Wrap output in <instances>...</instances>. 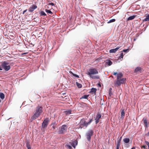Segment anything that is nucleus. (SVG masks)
<instances>
[{
    "instance_id": "nucleus-32",
    "label": "nucleus",
    "mask_w": 149,
    "mask_h": 149,
    "mask_svg": "<svg viewBox=\"0 0 149 149\" xmlns=\"http://www.w3.org/2000/svg\"><path fill=\"white\" fill-rule=\"evenodd\" d=\"M66 146H67V147L69 149H71L72 148V146H70L68 144L66 145Z\"/></svg>"
},
{
    "instance_id": "nucleus-39",
    "label": "nucleus",
    "mask_w": 149,
    "mask_h": 149,
    "mask_svg": "<svg viewBox=\"0 0 149 149\" xmlns=\"http://www.w3.org/2000/svg\"><path fill=\"white\" fill-rule=\"evenodd\" d=\"M27 9H26L23 12V13H22V14L24 15L25 13V12H26V11H27Z\"/></svg>"
},
{
    "instance_id": "nucleus-21",
    "label": "nucleus",
    "mask_w": 149,
    "mask_h": 149,
    "mask_svg": "<svg viewBox=\"0 0 149 149\" xmlns=\"http://www.w3.org/2000/svg\"><path fill=\"white\" fill-rule=\"evenodd\" d=\"M96 90L97 89L95 88H92L91 89V92L95 93L96 92Z\"/></svg>"
},
{
    "instance_id": "nucleus-26",
    "label": "nucleus",
    "mask_w": 149,
    "mask_h": 149,
    "mask_svg": "<svg viewBox=\"0 0 149 149\" xmlns=\"http://www.w3.org/2000/svg\"><path fill=\"white\" fill-rule=\"evenodd\" d=\"M45 11L48 13L52 14V12L50 10H48V9H46L45 10Z\"/></svg>"
},
{
    "instance_id": "nucleus-29",
    "label": "nucleus",
    "mask_w": 149,
    "mask_h": 149,
    "mask_svg": "<svg viewBox=\"0 0 149 149\" xmlns=\"http://www.w3.org/2000/svg\"><path fill=\"white\" fill-rule=\"evenodd\" d=\"M115 21V19H110L109 22H108V23H110L111 22H114Z\"/></svg>"
},
{
    "instance_id": "nucleus-46",
    "label": "nucleus",
    "mask_w": 149,
    "mask_h": 149,
    "mask_svg": "<svg viewBox=\"0 0 149 149\" xmlns=\"http://www.w3.org/2000/svg\"><path fill=\"white\" fill-rule=\"evenodd\" d=\"M126 147H128V145H127V144H126V146H125Z\"/></svg>"
},
{
    "instance_id": "nucleus-43",
    "label": "nucleus",
    "mask_w": 149,
    "mask_h": 149,
    "mask_svg": "<svg viewBox=\"0 0 149 149\" xmlns=\"http://www.w3.org/2000/svg\"><path fill=\"white\" fill-rule=\"evenodd\" d=\"M117 74V73L116 72H114V73H113V75H116V74Z\"/></svg>"
},
{
    "instance_id": "nucleus-41",
    "label": "nucleus",
    "mask_w": 149,
    "mask_h": 149,
    "mask_svg": "<svg viewBox=\"0 0 149 149\" xmlns=\"http://www.w3.org/2000/svg\"><path fill=\"white\" fill-rule=\"evenodd\" d=\"M146 135L147 136H149V132H148L147 134H146Z\"/></svg>"
},
{
    "instance_id": "nucleus-8",
    "label": "nucleus",
    "mask_w": 149,
    "mask_h": 149,
    "mask_svg": "<svg viewBox=\"0 0 149 149\" xmlns=\"http://www.w3.org/2000/svg\"><path fill=\"white\" fill-rule=\"evenodd\" d=\"M49 120L48 119H45L42 123V127L43 130L45 127H47L48 124Z\"/></svg>"
},
{
    "instance_id": "nucleus-27",
    "label": "nucleus",
    "mask_w": 149,
    "mask_h": 149,
    "mask_svg": "<svg viewBox=\"0 0 149 149\" xmlns=\"http://www.w3.org/2000/svg\"><path fill=\"white\" fill-rule=\"evenodd\" d=\"M120 142H117V146H116V149H119L120 146Z\"/></svg>"
},
{
    "instance_id": "nucleus-6",
    "label": "nucleus",
    "mask_w": 149,
    "mask_h": 149,
    "mask_svg": "<svg viewBox=\"0 0 149 149\" xmlns=\"http://www.w3.org/2000/svg\"><path fill=\"white\" fill-rule=\"evenodd\" d=\"M67 126L65 125H63L61 127H59L58 133L59 134H63L67 131Z\"/></svg>"
},
{
    "instance_id": "nucleus-11",
    "label": "nucleus",
    "mask_w": 149,
    "mask_h": 149,
    "mask_svg": "<svg viewBox=\"0 0 149 149\" xmlns=\"http://www.w3.org/2000/svg\"><path fill=\"white\" fill-rule=\"evenodd\" d=\"M101 117V115L100 114L98 113L97 114L96 116V117L95 119V124H97L99 122V120Z\"/></svg>"
},
{
    "instance_id": "nucleus-33",
    "label": "nucleus",
    "mask_w": 149,
    "mask_h": 149,
    "mask_svg": "<svg viewBox=\"0 0 149 149\" xmlns=\"http://www.w3.org/2000/svg\"><path fill=\"white\" fill-rule=\"evenodd\" d=\"M145 143L146 145L148 146V147L149 148V142L147 141H146Z\"/></svg>"
},
{
    "instance_id": "nucleus-24",
    "label": "nucleus",
    "mask_w": 149,
    "mask_h": 149,
    "mask_svg": "<svg viewBox=\"0 0 149 149\" xmlns=\"http://www.w3.org/2000/svg\"><path fill=\"white\" fill-rule=\"evenodd\" d=\"M76 85L78 86V87L79 88H81L82 86V85L81 84H79L77 82H76Z\"/></svg>"
},
{
    "instance_id": "nucleus-15",
    "label": "nucleus",
    "mask_w": 149,
    "mask_h": 149,
    "mask_svg": "<svg viewBox=\"0 0 149 149\" xmlns=\"http://www.w3.org/2000/svg\"><path fill=\"white\" fill-rule=\"evenodd\" d=\"M112 61H110L109 60H107L106 62V64L109 66L111 65L112 64Z\"/></svg>"
},
{
    "instance_id": "nucleus-34",
    "label": "nucleus",
    "mask_w": 149,
    "mask_h": 149,
    "mask_svg": "<svg viewBox=\"0 0 149 149\" xmlns=\"http://www.w3.org/2000/svg\"><path fill=\"white\" fill-rule=\"evenodd\" d=\"M122 137H120V138L119 139H118L117 140V142H120L121 140Z\"/></svg>"
},
{
    "instance_id": "nucleus-35",
    "label": "nucleus",
    "mask_w": 149,
    "mask_h": 149,
    "mask_svg": "<svg viewBox=\"0 0 149 149\" xmlns=\"http://www.w3.org/2000/svg\"><path fill=\"white\" fill-rule=\"evenodd\" d=\"M52 130H53L55 128V127L54 126V125L52 124Z\"/></svg>"
},
{
    "instance_id": "nucleus-31",
    "label": "nucleus",
    "mask_w": 149,
    "mask_h": 149,
    "mask_svg": "<svg viewBox=\"0 0 149 149\" xmlns=\"http://www.w3.org/2000/svg\"><path fill=\"white\" fill-rule=\"evenodd\" d=\"M72 73L73 75L75 77L77 78H79V77L78 75H77L76 74H74L72 72Z\"/></svg>"
},
{
    "instance_id": "nucleus-7",
    "label": "nucleus",
    "mask_w": 149,
    "mask_h": 149,
    "mask_svg": "<svg viewBox=\"0 0 149 149\" xmlns=\"http://www.w3.org/2000/svg\"><path fill=\"white\" fill-rule=\"evenodd\" d=\"M126 80V79L123 78L121 79H117L116 81V84L117 86H120L121 84H123Z\"/></svg>"
},
{
    "instance_id": "nucleus-48",
    "label": "nucleus",
    "mask_w": 149,
    "mask_h": 149,
    "mask_svg": "<svg viewBox=\"0 0 149 149\" xmlns=\"http://www.w3.org/2000/svg\"><path fill=\"white\" fill-rule=\"evenodd\" d=\"M109 94L110 96H111V93L110 92L109 93Z\"/></svg>"
},
{
    "instance_id": "nucleus-18",
    "label": "nucleus",
    "mask_w": 149,
    "mask_h": 149,
    "mask_svg": "<svg viewBox=\"0 0 149 149\" xmlns=\"http://www.w3.org/2000/svg\"><path fill=\"white\" fill-rule=\"evenodd\" d=\"M135 17V15H133V16H131L130 17H128L127 18V20H132V19H134V18Z\"/></svg>"
},
{
    "instance_id": "nucleus-23",
    "label": "nucleus",
    "mask_w": 149,
    "mask_h": 149,
    "mask_svg": "<svg viewBox=\"0 0 149 149\" xmlns=\"http://www.w3.org/2000/svg\"><path fill=\"white\" fill-rule=\"evenodd\" d=\"M144 21H149V15L146 16V17L144 20Z\"/></svg>"
},
{
    "instance_id": "nucleus-30",
    "label": "nucleus",
    "mask_w": 149,
    "mask_h": 149,
    "mask_svg": "<svg viewBox=\"0 0 149 149\" xmlns=\"http://www.w3.org/2000/svg\"><path fill=\"white\" fill-rule=\"evenodd\" d=\"M26 145L28 149H31V147L30 146L29 144V143H26Z\"/></svg>"
},
{
    "instance_id": "nucleus-17",
    "label": "nucleus",
    "mask_w": 149,
    "mask_h": 149,
    "mask_svg": "<svg viewBox=\"0 0 149 149\" xmlns=\"http://www.w3.org/2000/svg\"><path fill=\"white\" fill-rule=\"evenodd\" d=\"M123 76V74L121 73L118 74L117 79H120Z\"/></svg>"
},
{
    "instance_id": "nucleus-37",
    "label": "nucleus",
    "mask_w": 149,
    "mask_h": 149,
    "mask_svg": "<svg viewBox=\"0 0 149 149\" xmlns=\"http://www.w3.org/2000/svg\"><path fill=\"white\" fill-rule=\"evenodd\" d=\"M123 57L121 55H120L119 56V59H121V60H122V59L123 58Z\"/></svg>"
},
{
    "instance_id": "nucleus-44",
    "label": "nucleus",
    "mask_w": 149,
    "mask_h": 149,
    "mask_svg": "<svg viewBox=\"0 0 149 149\" xmlns=\"http://www.w3.org/2000/svg\"><path fill=\"white\" fill-rule=\"evenodd\" d=\"M3 70V69H2V67H1V66H0V70Z\"/></svg>"
},
{
    "instance_id": "nucleus-47",
    "label": "nucleus",
    "mask_w": 149,
    "mask_h": 149,
    "mask_svg": "<svg viewBox=\"0 0 149 149\" xmlns=\"http://www.w3.org/2000/svg\"><path fill=\"white\" fill-rule=\"evenodd\" d=\"M27 53H23L22 54L23 55V54H27Z\"/></svg>"
},
{
    "instance_id": "nucleus-5",
    "label": "nucleus",
    "mask_w": 149,
    "mask_h": 149,
    "mask_svg": "<svg viewBox=\"0 0 149 149\" xmlns=\"http://www.w3.org/2000/svg\"><path fill=\"white\" fill-rule=\"evenodd\" d=\"M94 131L91 129L88 130L86 133L85 136L88 141H90L91 137L93 134Z\"/></svg>"
},
{
    "instance_id": "nucleus-1",
    "label": "nucleus",
    "mask_w": 149,
    "mask_h": 149,
    "mask_svg": "<svg viewBox=\"0 0 149 149\" xmlns=\"http://www.w3.org/2000/svg\"><path fill=\"white\" fill-rule=\"evenodd\" d=\"M98 71L96 69L91 68L89 69L87 71V74L90 77L93 79H99L100 78L99 76H93V75L98 74Z\"/></svg>"
},
{
    "instance_id": "nucleus-25",
    "label": "nucleus",
    "mask_w": 149,
    "mask_h": 149,
    "mask_svg": "<svg viewBox=\"0 0 149 149\" xmlns=\"http://www.w3.org/2000/svg\"><path fill=\"white\" fill-rule=\"evenodd\" d=\"M88 97V95H84L82 97L80 98V99H87Z\"/></svg>"
},
{
    "instance_id": "nucleus-13",
    "label": "nucleus",
    "mask_w": 149,
    "mask_h": 149,
    "mask_svg": "<svg viewBox=\"0 0 149 149\" xmlns=\"http://www.w3.org/2000/svg\"><path fill=\"white\" fill-rule=\"evenodd\" d=\"M77 142L76 141H74L71 143V145L75 148V146L77 145Z\"/></svg>"
},
{
    "instance_id": "nucleus-9",
    "label": "nucleus",
    "mask_w": 149,
    "mask_h": 149,
    "mask_svg": "<svg viewBox=\"0 0 149 149\" xmlns=\"http://www.w3.org/2000/svg\"><path fill=\"white\" fill-rule=\"evenodd\" d=\"M142 121L144 124L145 127H147L149 125V123L148 122L147 118L146 117H144L142 120Z\"/></svg>"
},
{
    "instance_id": "nucleus-36",
    "label": "nucleus",
    "mask_w": 149,
    "mask_h": 149,
    "mask_svg": "<svg viewBox=\"0 0 149 149\" xmlns=\"http://www.w3.org/2000/svg\"><path fill=\"white\" fill-rule=\"evenodd\" d=\"M128 49H124L123 50V52H127L128 51Z\"/></svg>"
},
{
    "instance_id": "nucleus-4",
    "label": "nucleus",
    "mask_w": 149,
    "mask_h": 149,
    "mask_svg": "<svg viewBox=\"0 0 149 149\" xmlns=\"http://www.w3.org/2000/svg\"><path fill=\"white\" fill-rule=\"evenodd\" d=\"M93 120L92 119H91L88 122H86L85 120L84 119H82L81 120L80 123H79V128H82L83 127H87L88 125L90 124V123Z\"/></svg>"
},
{
    "instance_id": "nucleus-2",
    "label": "nucleus",
    "mask_w": 149,
    "mask_h": 149,
    "mask_svg": "<svg viewBox=\"0 0 149 149\" xmlns=\"http://www.w3.org/2000/svg\"><path fill=\"white\" fill-rule=\"evenodd\" d=\"M14 63L13 62H11L10 61H5L1 63V66L2 69L7 71L10 69V66L14 65Z\"/></svg>"
},
{
    "instance_id": "nucleus-16",
    "label": "nucleus",
    "mask_w": 149,
    "mask_h": 149,
    "mask_svg": "<svg viewBox=\"0 0 149 149\" xmlns=\"http://www.w3.org/2000/svg\"><path fill=\"white\" fill-rule=\"evenodd\" d=\"M125 114V111L124 109L121 112V117L122 119H123L124 118Z\"/></svg>"
},
{
    "instance_id": "nucleus-22",
    "label": "nucleus",
    "mask_w": 149,
    "mask_h": 149,
    "mask_svg": "<svg viewBox=\"0 0 149 149\" xmlns=\"http://www.w3.org/2000/svg\"><path fill=\"white\" fill-rule=\"evenodd\" d=\"M40 16H46V14L43 11H41L40 13Z\"/></svg>"
},
{
    "instance_id": "nucleus-10",
    "label": "nucleus",
    "mask_w": 149,
    "mask_h": 149,
    "mask_svg": "<svg viewBox=\"0 0 149 149\" xmlns=\"http://www.w3.org/2000/svg\"><path fill=\"white\" fill-rule=\"evenodd\" d=\"M37 8V6L36 5H31L29 8L28 10L30 12H32Z\"/></svg>"
},
{
    "instance_id": "nucleus-45",
    "label": "nucleus",
    "mask_w": 149,
    "mask_h": 149,
    "mask_svg": "<svg viewBox=\"0 0 149 149\" xmlns=\"http://www.w3.org/2000/svg\"><path fill=\"white\" fill-rule=\"evenodd\" d=\"M135 147L134 146H133L131 149H135Z\"/></svg>"
},
{
    "instance_id": "nucleus-20",
    "label": "nucleus",
    "mask_w": 149,
    "mask_h": 149,
    "mask_svg": "<svg viewBox=\"0 0 149 149\" xmlns=\"http://www.w3.org/2000/svg\"><path fill=\"white\" fill-rule=\"evenodd\" d=\"M141 70V68L140 67H138L136 68L135 70V72H137L139 71H140Z\"/></svg>"
},
{
    "instance_id": "nucleus-14",
    "label": "nucleus",
    "mask_w": 149,
    "mask_h": 149,
    "mask_svg": "<svg viewBox=\"0 0 149 149\" xmlns=\"http://www.w3.org/2000/svg\"><path fill=\"white\" fill-rule=\"evenodd\" d=\"M130 139L129 138H125L123 139V141L125 143H129Z\"/></svg>"
},
{
    "instance_id": "nucleus-28",
    "label": "nucleus",
    "mask_w": 149,
    "mask_h": 149,
    "mask_svg": "<svg viewBox=\"0 0 149 149\" xmlns=\"http://www.w3.org/2000/svg\"><path fill=\"white\" fill-rule=\"evenodd\" d=\"M71 111L70 110L66 111L65 112L67 115H69L71 113Z\"/></svg>"
},
{
    "instance_id": "nucleus-3",
    "label": "nucleus",
    "mask_w": 149,
    "mask_h": 149,
    "mask_svg": "<svg viewBox=\"0 0 149 149\" xmlns=\"http://www.w3.org/2000/svg\"><path fill=\"white\" fill-rule=\"evenodd\" d=\"M42 107L40 106H38L36 107L33 115L31 117V121L36 119L39 116L42 112Z\"/></svg>"
},
{
    "instance_id": "nucleus-38",
    "label": "nucleus",
    "mask_w": 149,
    "mask_h": 149,
    "mask_svg": "<svg viewBox=\"0 0 149 149\" xmlns=\"http://www.w3.org/2000/svg\"><path fill=\"white\" fill-rule=\"evenodd\" d=\"M49 4L50 5H52V6H54V4L53 3H49Z\"/></svg>"
},
{
    "instance_id": "nucleus-40",
    "label": "nucleus",
    "mask_w": 149,
    "mask_h": 149,
    "mask_svg": "<svg viewBox=\"0 0 149 149\" xmlns=\"http://www.w3.org/2000/svg\"><path fill=\"white\" fill-rule=\"evenodd\" d=\"M141 148H144V149H145L146 148V146L144 145H143V146H141Z\"/></svg>"
},
{
    "instance_id": "nucleus-42",
    "label": "nucleus",
    "mask_w": 149,
    "mask_h": 149,
    "mask_svg": "<svg viewBox=\"0 0 149 149\" xmlns=\"http://www.w3.org/2000/svg\"><path fill=\"white\" fill-rule=\"evenodd\" d=\"M120 55H121L123 57V52H121L120 54Z\"/></svg>"
},
{
    "instance_id": "nucleus-19",
    "label": "nucleus",
    "mask_w": 149,
    "mask_h": 149,
    "mask_svg": "<svg viewBox=\"0 0 149 149\" xmlns=\"http://www.w3.org/2000/svg\"><path fill=\"white\" fill-rule=\"evenodd\" d=\"M5 95L4 94L2 93H0V98L2 100L4 98Z\"/></svg>"
},
{
    "instance_id": "nucleus-12",
    "label": "nucleus",
    "mask_w": 149,
    "mask_h": 149,
    "mask_svg": "<svg viewBox=\"0 0 149 149\" xmlns=\"http://www.w3.org/2000/svg\"><path fill=\"white\" fill-rule=\"evenodd\" d=\"M120 48V47H118L115 49H111L109 50V52L111 53H115Z\"/></svg>"
}]
</instances>
